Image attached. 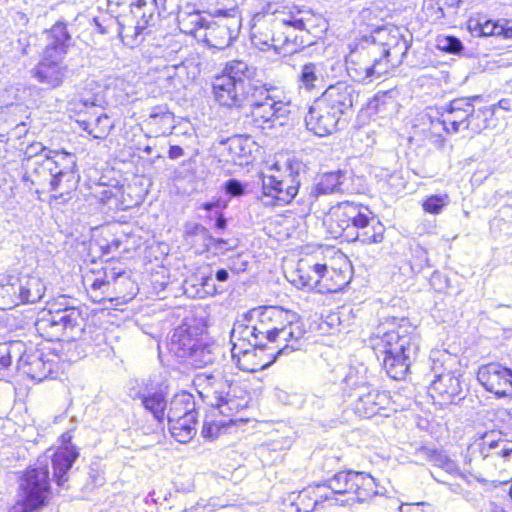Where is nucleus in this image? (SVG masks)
Instances as JSON below:
<instances>
[{
  "mask_svg": "<svg viewBox=\"0 0 512 512\" xmlns=\"http://www.w3.org/2000/svg\"><path fill=\"white\" fill-rule=\"evenodd\" d=\"M224 189L227 194L232 197H239L245 194L246 185L242 184L237 179H229L224 184Z\"/></svg>",
  "mask_w": 512,
  "mask_h": 512,
  "instance_id": "52",
  "label": "nucleus"
},
{
  "mask_svg": "<svg viewBox=\"0 0 512 512\" xmlns=\"http://www.w3.org/2000/svg\"><path fill=\"white\" fill-rule=\"evenodd\" d=\"M209 20L203 41L210 47L218 50L225 49L232 45L237 39L242 20L237 9H217L209 13Z\"/></svg>",
  "mask_w": 512,
  "mask_h": 512,
  "instance_id": "13",
  "label": "nucleus"
},
{
  "mask_svg": "<svg viewBox=\"0 0 512 512\" xmlns=\"http://www.w3.org/2000/svg\"><path fill=\"white\" fill-rule=\"evenodd\" d=\"M71 36L62 22L55 23L46 31V45L42 57L48 59L64 60L70 46Z\"/></svg>",
  "mask_w": 512,
  "mask_h": 512,
  "instance_id": "28",
  "label": "nucleus"
},
{
  "mask_svg": "<svg viewBox=\"0 0 512 512\" xmlns=\"http://www.w3.org/2000/svg\"><path fill=\"white\" fill-rule=\"evenodd\" d=\"M387 508L394 510L395 512H408L407 510H403V505L400 504V501L396 498H387Z\"/></svg>",
  "mask_w": 512,
  "mask_h": 512,
  "instance_id": "60",
  "label": "nucleus"
},
{
  "mask_svg": "<svg viewBox=\"0 0 512 512\" xmlns=\"http://www.w3.org/2000/svg\"><path fill=\"white\" fill-rule=\"evenodd\" d=\"M287 41H289V38L285 35V29H275V32H273V44H275L273 45V49L277 53L284 54V47Z\"/></svg>",
  "mask_w": 512,
  "mask_h": 512,
  "instance_id": "55",
  "label": "nucleus"
},
{
  "mask_svg": "<svg viewBox=\"0 0 512 512\" xmlns=\"http://www.w3.org/2000/svg\"><path fill=\"white\" fill-rule=\"evenodd\" d=\"M215 399V407L218 409L220 414L228 418L227 421L229 423L235 422V413L246 406L245 403H241L238 399L232 397L229 392L225 393L223 391H216Z\"/></svg>",
  "mask_w": 512,
  "mask_h": 512,
  "instance_id": "42",
  "label": "nucleus"
},
{
  "mask_svg": "<svg viewBox=\"0 0 512 512\" xmlns=\"http://www.w3.org/2000/svg\"><path fill=\"white\" fill-rule=\"evenodd\" d=\"M384 232V225L376 220L372 214L368 217L367 223L363 227H358L351 240H357L363 244L380 243L384 239Z\"/></svg>",
  "mask_w": 512,
  "mask_h": 512,
  "instance_id": "33",
  "label": "nucleus"
},
{
  "mask_svg": "<svg viewBox=\"0 0 512 512\" xmlns=\"http://www.w3.org/2000/svg\"><path fill=\"white\" fill-rule=\"evenodd\" d=\"M169 158L178 159L184 155V150L178 145H172L168 152Z\"/></svg>",
  "mask_w": 512,
  "mask_h": 512,
  "instance_id": "62",
  "label": "nucleus"
},
{
  "mask_svg": "<svg viewBox=\"0 0 512 512\" xmlns=\"http://www.w3.org/2000/svg\"><path fill=\"white\" fill-rule=\"evenodd\" d=\"M50 151L51 150L47 149L42 143L33 142L25 148L24 156L27 160H30L34 157L39 156L40 153H45L44 154V157H45L46 154H49Z\"/></svg>",
  "mask_w": 512,
  "mask_h": 512,
  "instance_id": "54",
  "label": "nucleus"
},
{
  "mask_svg": "<svg viewBox=\"0 0 512 512\" xmlns=\"http://www.w3.org/2000/svg\"><path fill=\"white\" fill-rule=\"evenodd\" d=\"M97 102L98 99L95 95L84 96L81 94L70 102V106L72 109L76 110L79 108L81 111L82 108H91L97 106Z\"/></svg>",
  "mask_w": 512,
  "mask_h": 512,
  "instance_id": "51",
  "label": "nucleus"
},
{
  "mask_svg": "<svg viewBox=\"0 0 512 512\" xmlns=\"http://www.w3.org/2000/svg\"><path fill=\"white\" fill-rule=\"evenodd\" d=\"M17 295L19 304L36 303L40 301L46 291V286L37 275H20L16 277Z\"/></svg>",
  "mask_w": 512,
  "mask_h": 512,
  "instance_id": "29",
  "label": "nucleus"
},
{
  "mask_svg": "<svg viewBox=\"0 0 512 512\" xmlns=\"http://www.w3.org/2000/svg\"><path fill=\"white\" fill-rule=\"evenodd\" d=\"M75 447L66 445L57 449L51 456L43 455L31 466L20 480L16 502L8 512H38L47 503L50 493L49 462L53 468V477L61 486L67 481L66 474L78 458Z\"/></svg>",
  "mask_w": 512,
  "mask_h": 512,
  "instance_id": "1",
  "label": "nucleus"
},
{
  "mask_svg": "<svg viewBox=\"0 0 512 512\" xmlns=\"http://www.w3.org/2000/svg\"><path fill=\"white\" fill-rule=\"evenodd\" d=\"M320 82L321 69L319 64L309 62L301 67L298 75L299 88L312 91Z\"/></svg>",
  "mask_w": 512,
  "mask_h": 512,
  "instance_id": "43",
  "label": "nucleus"
},
{
  "mask_svg": "<svg viewBox=\"0 0 512 512\" xmlns=\"http://www.w3.org/2000/svg\"><path fill=\"white\" fill-rule=\"evenodd\" d=\"M508 24V22H506ZM495 33H493V36H502L505 39L512 38V26L507 25H500L498 23H495Z\"/></svg>",
  "mask_w": 512,
  "mask_h": 512,
  "instance_id": "58",
  "label": "nucleus"
},
{
  "mask_svg": "<svg viewBox=\"0 0 512 512\" xmlns=\"http://www.w3.org/2000/svg\"><path fill=\"white\" fill-rule=\"evenodd\" d=\"M274 396L283 404H292L293 399L296 397V395L290 394L286 390L279 387L274 389Z\"/></svg>",
  "mask_w": 512,
  "mask_h": 512,
  "instance_id": "57",
  "label": "nucleus"
},
{
  "mask_svg": "<svg viewBox=\"0 0 512 512\" xmlns=\"http://www.w3.org/2000/svg\"><path fill=\"white\" fill-rule=\"evenodd\" d=\"M469 31L475 36H482V22L470 19L467 23Z\"/></svg>",
  "mask_w": 512,
  "mask_h": 512,
  "instance_id": "59",
  "label": "nucleus"
},
{
  "mask_svg": "<svg viewBox=\"0 0 512 512\" xmlns=\"http://www.w3.org/2000/svg\"><path fill=\"white\" fill-rule=\"evenodd\" d=\"M185 235L187 237H199L203 241L208 239L207 230L198 223H187L185 225Z\"/></svg>",
  "mask_w": 512,
  "mask_h": 512,
  "instance_id": "53",
  "label": "nucleus"
},
{
  "mask_svg": "<svg viewBox=\"0 0 512 512\" xmlns=\"http://www.w3.org/2000/svg\"><path fill=\"white\" fill-rule=\"evenodd\" d=\"M67 72L68 67L64 64V60H46L43 57L31 71L33 78L48 89L60 87L64 83Z\"/></svg>",
  "mask_w": 512,
  "mask_h": 512,
  "instance_id": "26",
  "label": "nucleus"
},
{
  "mask_svg": "<svg viewBox=\"0 0 512 512\" xmlns=\"http://www.w3.org/2000/svg\"><path fill=\"white\" fill-rule=\"evenodd\" d=\"M59 300L42 311L35 322L36 331L47 341L61 340L65 332L73 330L82 319L79 308L63 303L66 301L65 296H61Z\"/></svg>",
  "mask_w": 512,
  "mask_h": 512,
  "instance_id": "10",
  "label": "nucleus"
},
{
  "mask_svg": "<svg viewBox=\"0 0 512 512\" xmlns=\"http://www.w3.org/2000/svg\"><path fill=\"white\" fill-rule=\"evenodd\" d=\"M339 267L323 263V273L320 274L316 292L321 294L336 293L348 285L351 280V270L347 258L339 255Z\"/></svg>",
  "mask_w": 512,
  "mask_h": 512,
  "instance_id": "23",
  "label": "nucleus"
},
{
  "mask_svg": "<svg viewBox=\"0 0 512 512\" xmlns=\"http://www.w3.org/2000/svg\"><path fill=\"white\" fill-rule=\"evenodd\" d=\"M321 273H323V263L319 262L315 256H310L298 261L288 279L298 289L315 291Z\"/></svg>",
  "mask_w": 512,
  "mask_h": 512,
  "instance_id": "25",
  "label": "nucleus"
},
{
  "mask_svg": "<svg viewBox=\"0 0 512 512\" xmlns=\"http://www.w3.org/2000/svg\"><path fill=\"white\" fill-rule=\"evenodd\" d=\"M79 126L95 139H104L114 127L113 121L105 113L89 120H78Z\"/></svg>",
  "mask_w": 512,
  "mask_h": 512,
  "instance_id": "35",
  "label": "nucleus"
},
{
  "mask_svg": "<svg viewBox=\"0 0 512 512\" xmlns=\"http://www.w3.org/2000/svg\"><path fill=\"white\" fill-rule=\"evenodd\" d=\"M495 114V106L483 107L478 110L472 109V114L469 123L466 125V130L479 134L483 130L490 127V121Z\"/></svg>",
  "mask_w": 512,
  "mask_h": 512,
  "instance_id": "44",
  "label": "nucleus"
},
{
  "mask_svg": "<svg viewBox=\"0 0 512 512\" xmlns=\"http://www.w3.org/2000/svg\"><path fill=\"white\" fill-rule=\"evenodd\" d=\"M477 379L481 385L497 398L512 397V370L498 363H489L479 368Z\"/></svg>",
  "mask_w": 512,
  "mask_h": 512,
  "instance_id": "19",
  "label": "nucleus"
},
{
  "mask_svg": "<svg viewBox=\"0 0 512 512\" xmlns=\"http://www.w3.org/2000/svg\"><path fill=\"white\" fill-rule=\"evenodd\" d=\"M274 21L271 16L259 18L251 28L252 44L260 50L273 48Z\"/></svg>",
  "mask_w": 512,
  "mask_h": 512,
  "instance_id": "30",
  "label": "nucleus"
},
{
  "mask_svg": "<svg viewBox=\"0 0 512 512\" xmlns=\"http://www.w3.org/2000/svg\"><path fill=\"white\" fill-rule=\"evenodd\" d=\"M364 343L365 348L374 352H415L419 350L416 337L408 331L406 318L385 319Z\"/></svg>",
  "mask_w": 512,
  "mask_h": 512,
  "instance_id": "6",
  "label": "nucleus"
},
{
  "mask_svg": "<svg viewBox=\"0 0 512 512\" xmlns=\"http://www.w3.org/2000/svg\"><path fill=\"white\" fill-rule=\"evenodd\" d=\"M16 277L0 275V309L7 310L19 305Z\"/></svg>",
  "mask_w": 512,
  "mask_h": 512,
  "instance_id": "37",
  "label": "nucleus"
},
{
  "mask_svg": "<svg viewBox=\"0 0 512 512\" xmlns=\"http://www.w3.org/2000/svg\"><path fill=\"white\" fill-rule=\"evenodd\" d=\"M445 354H441L436 358L429 357L431 373L434 375V379H438V375L442 373H452L450 369L446 367L447 360L444 358Z\"/></svg>",
  "mask_w": 512,
  "mask_h": 512,
  "instance_id": "50",
  "label": "nucleus"
},
{
  "mask_svg": "<svg viewBox=\"0 0 512 512\" xmlns=\"http://www.w3.org/2000/svg\"><path fill=\"white\" fill-rule=\"evenodd\" d=\"M385 35H387V39L380 46L378 57L390 60L392 68H394L401 63L407 53L408 44L397 27L383 28L378 31L380 39H383Z\"/></svg>",
  "mask_w": 512,
  "mask_h": 512,
  "instance_id": "27",
  "label": "nucleus"
},
{
  "mask_svg": "<svg viewBox=\"0 0 512 512\" xmlns=\"http://www.w3.org/2000/svg\"><path fill=\"white\" fill-rule=\"evenodd\" d=\"M231 161L237 165H247L255 147V142L247 136H234L226 142Z\"/></svg>",
  "mask_w": 512,
  "mask_h": 512,
  "instance_id": "31",
  "label": "nucleus"
},
{
  "mask_svg": "<svg viewBox=\"0 0 512 512\" xmlns=\"http://www.w3.org/2000/svg\"><path fill=\"white\" fill-rule=\"evenodd\" d=\"M317 488L315 506L322 502H329L330 505H343L345 501L339 500L336 495L349 494L354 496L353 500L364 502L379 493L374 477L365 472L351 470L336 473Z\"/></svg>",
  "mask_w": 512,
  "mask_h": 512,
  "instance_id": "5",
  "label": "nucleus"
},
{
  "mask_svg": "<svg viewBox=\"0 0 512 512\" xmlns=\"http://www.w3.org/2000/svg\"><path fill=\"white\" fill-rule=\"evenodd\" d=\"M217 281L219 282H225L228 280L229 278V273L226 269H219L217 272H216V275H215Z\"/></svg>",
  "mask_w": 512,
  "mask_h": 512,
  "instance_id": "63",
  "label": "nucleus"
},
{
  "mask_svg": "<svg viewBox=\"0 0 512 512\" xmlns=\"http://www.w3.org/2000/svg\"><path fill=\"white\" fill-rule=\"evenodd\" d=\"M166 387L156 382L152 377L145 379H131L127 383V393L132 399H140L144 408L152 413L154 418L161 422L165 417Z\"/></svg>",
  "mask_w": 512,
  "mask_h": 512,
  "instance_id": "15",
  "label": "nucleus"
},
{
  "mask_svg": "<svg viewBox=\"0 0 512 512\" xmlns=\"http://www.w3.org/2000/svg\"><path fill=\"white\" fill-rule=\"evenodd\" d=\"M247 325L244 331L250 334L254 342L249 340L255 348H264L266 342H277L283 340L287 343L298 341L304 334L299 315L281 306H259L244 314ZM291 348L295 351L298 348L292 344H286L277 352Z\"/></svg>",
  "mask_w": 512,
  "mask_h": 512,
  "instance_id": "2",
  "label": "nucleus"
},
{
  "mask_svg": "<svg viewBox=\"0 0 512 512\" xmlns=\"http://www.w3.org/2000/svg\"><path fill=\"white\" fill-rule=\"evenodd\" d=\"M300 162H290L288 173L280 177L261 173L263 195L261 201L264 205L283 206L291 203L297 196L301 185Z\"/></svg>",
  "mask_w": 512,
  "mask_h": 512,
  "instance_id": "12",
  "label": "nucleus"
},
{
  "mask_svg": "<svg viewBox=\"0 0 512 512\" xmlns=\"http://www.w3.org/2000/svg\"><path fill=\"white\" fill-rule=\"evenodd\" d=\"M416 454L419 458L427 460L450 474H454L458 471L456 463L441 451L422 446L417 450Z\"/></svg>",
  "mask_w": 512,
  "mask_h": 512,
  "instance_id": "40",
  "label": "nucleus"
},
{
  "mask_svg": "<svg viewBox=\"0 0 512 512\" xmlns=\"http://www.w3.org/2000/svg\"><path fill=\"white\" fill-rule=\"evenodd\" d=\"M383 365L392 379L402 380L409 371L410 359L407 354H385Z\"/></svg>",
  "mask_w": 512,
  "mask_h": 512,
  "instance_id": "36",
  "label": "nucleus"
},
{
  "mask_svg": "<svg viewBox=\"0 0 512 512\" xmlns=\"http://www.w3.org/2000/svg\"><path fill=\"white\" fill-rule=\"evenodd\" d=\"M171 352H198L199 347L183 327L175 329L171 336Z\"/></svg>",
  "mask_w": 512,
  "mask_h": 512,
  "instance_id": "45",
  "label": "nucleus"
},
{
  "mask_svg": "<svg viewBox=\"0 0 512 512\" xmlns=\"http://www.w3.org/2000/svg\"><path fill=\"white\" fill-rule=\"evenodd\" d=\"M271 18L274 21V27L279 30L293 29L303 31L306 28L304 12L301 10L280 12L271 16Z\"/></svg>",
  "mask_w": 512,
  "mask_h": 512,
  "instance_id": "39",
  "label": "nucleus"
},
{
  "mask_svg": "<svg viewBox=\"0 0 512 512\" xmlns=\"http://www.w3.org/2000/svg\"><path fill=\"white\" fill-rule=\"evenodd\" d=\"M349 179L350 176L348 173L342 170L331 171L320 175L315 180L310 191L297 201L301 206L300 213L304 215L310 214L319 196L350 192V188L347 184Z\"/></svg>",
  "mask_w": 512,
  "mask_h": 512,
  "instance_id": "16",
  "label": "nucleus"
},
{
  "mask_svg": "<svg viewBox=\"0 0 512 512\" xmlns=\"http://www.w3.org/2000/svg\"><path fill=\"white\" fill-rule=\"evenodd\" d=\"M380 45L358 44L346 57L348 75L357 82L368 84L392 69L390 60L379 58Z\"/></svg>",
  "mask_w": 512,
  "mask_h": 512,
  "instance_id": "8",
  "label": "nucleus"
},
{
  "mask_svg": "<svg viewBox=\"0 0 512 512\" xmlns=\"http://www.w3.org/2000/svg\"><path fill=\"white\" fill-rule=\"evenodd\" d=\"M188 413H196L193 395L187 392L176 394L167 413V419L184 418Z\"/></svg>",
  "mask_w": 512,
  "mask_h": 512,
  "instance_id": "38",
  "label": "nucleus"
},
{
  "mask_svg": "<svg viewBox=\"0 0 512 512\" xmlns=\"http://www.w3.org/2000/svg\"><path fill=\"white\" fill-rule=\"evenodd\" d=\"M495 23L486 20L482 23V36H493V33H495Z\"/></svg>",
  "mask_w": 512,
  "mask_h": 512,
  "instance_id": "61",
  "label": "nucleus"
},
{
  "mask_svg": "<svg viewBox=\"0 0 512 512\" xmlns=\"http://www.w3.org/2000/svg\"><path fill=\"white\" fill-rule=\"evenodd\" d=\"M462 387L460 380L453 373H442L438 379H433L429 387V394L435 404L446 406L460 400Z\"/></svg>",
  "mask_w": 512,
  "mask_h": 512,
  "instance_id": "24",
  "label": "nucleus"
},
{
  "mask_svg": "<svg viewBox=\"0 0 512 512\" xmlns=\"http://www.w3.org/2000/svg\"><path fill=\"white\" fill-rule=\"evenodd\" d=\"M208 22L200 11L181 12L178 16L180 30L189 35H196L201 30L205 32Z\"/></svg>",
  "mask_w": 512,
  "mask_h": 512,
  "instance_id": "41",
  "label": "nucleus"
},
{
  "mask_svg": "<svg viewBox=\"0 0 512 512\" xmlns=\"http://www.w3.org/2000/svg\"><path fill=\"white\" fill-rule=\"evenodd\" d=\"M32 184L47 189L54 198L69 195L79 181L77 157L65 151H50L28 175Z\"/></svg>",
  "mask_w": 512,
  "mask_h": 512,
  "instance_id": "3",
  "label": "nucleus"
},
{
  "mask_svg": "<svg viewBox=\"0 0 512 512\" xmlns=\"http://www.w3.org/2000/svg\"><path fill=\"white\" fill-rule=\"evenodd\" d=\"M254 69L246 62L233 60L226 63L221 73L214 76L212 91L221 106L240 107L251 96Z\"/></svg>",
  "mask_w": 512,
  "mask_h": 512,
  "instance_id": "4",
  "label": "nucleus"
},
{
  "mask_svg": "<svg viewBox=\"0 0 512 512\" xmlns=\"http://www.w3.org/2000/svg\"><path fill=\"white\" fill-rule=\"evenodd\" d=\"M479 98V96H474L472 98H457L452 100L440 114V118L437 122L443 126V129L447 133L455 134L466 129V124L469 123L472 114V102Z\"/></svg>",
  "mask_w": 512,
  "mask_h": 512,
  "instance_id": "21",
  "label": "nucleus"
},
{
  "mask_svg": "<svg viewBox=\"0 0 512 512\" xmlns=\"http://www.w3.org/2000/svg\"><path fill=\"white\" fill-rule=\"evenodd\" d=\"M471 455L479 454L483 462V468L498 470L512 478V440L505 438L501 432L491 431L486 433L479 443L469 448Z\"/></svg>",
  "mask_w": 512,
  "mask_h": 512,
  "instance_id": "11",
  "label": "nucleus"
},
{
  "mask_svg": "<svg viewBox=\"0 0 512 512\" xmlns=\"http://www.w3.org/2000/svg\"><path fill=\"white\" fill-rule=\"evenodd\" d=\"M296 31L297 30L293 29H285V35L289 38V41H287V43L285 44L284 55L292 54L298 50L299 44L297 43L298 37L295 33Z\"/></svg>",
  "mask_w": 512,
  "mask_h": 512,
  "instance_id": "56",
  "label": "nucleus"
},
{
  "mask_svg": "<svg viewBox=\"0 0 512 512\" xmlns=\"http://www.w3.org/2000/svg\"><path fill=\"white\" fill-rule=\"evenodd\" d=\"M59 360V354H20L18 367L31 379L43 381L48 377L56 378L59 369L63 370Z\"/></svg>",
  "mask_w": 512,
  "mask_h": 512,
  "instance_id": "18",
  "label": "nucleus"
},
{
  "mask_svg": "<svg viewBox=\"0 0 512 512\" xmlns=\"http://www.w3.org/2000/svg\"><path fill=\"white\" fill-rule=\"evenodd\" d=\"M357 97L358 94L353 85L345 81H339L328 86L317 99L329 109L343 116L352 110Z\"/></svg>",
  "mask_w": 512,
  "mask_h": 512,
  "instance_id": "22",
  "label": "nucleus"
},
{
  "mask_svg": "<svg viewBox=\"0 0 512 512\" xmlns=\"http://www.w3.org/2000/svg\"><path fill=\"white\" fill-rule=\"evenodd\" d=\"M450 198L447 193L429 195L422 201V208L429 214H440L448 206Z\"/></svg>",
  "mask_w": 512,
  "mask_h": 512,
  "instance_id": "46",
  "label": "nucleus"
},
{
  "mask_svg": "<svg viewBox=\"0 0 512 512\" xmlns=\"http://www.w3.org/2000/svg\"><path fill=\"white\" fill-rule=\"evenodd\" d=\"M197 413H188L184 418L169 419V430L176 441L189 442L196 435Z\"/></svg>",
  "mask_w": 512,
  "mask_h": 512,
  "instance_id": "32",
  "label": "nucleus"
},
{
  "mask_svg": "<svg viewBox=\"0 0 512 512\" xmlns=\"http://www.w3.org/2000/svg\"><path fill=\"white\" fill-rule=\"evenodd\" d=\"M437 46L439 49L453 54H458L463 50L462 42L454 36L439 38Z\"/></svg>",
  "mask_w": 512,
  "mask_h": 512,
  "instance_id": "49",
  "label": "nucleus"
},
{
  "mask_svg": "<svg viewBox=\"0 0 512 512\" xmlns=\"http://www.w3.org/2000/svg\"><path fill=\"white\" fill-rule=\"evenodd\" d=\"M32 344H27L23 340L10 337L0 343V352H31Z\"/></svg>",
  "mask_w": 512,
  "mask_h": 512,
  "instance_id": "48",
  "label": "nucleus"
},
{
  "mask_svg": "<svg viewBox=\"0 0 512 512\" xmlns=\"http://www.w3.org/2000/svg\"><path fill=\"white\" fill-rule=\"evenodd\" d=\"M266 356L267 354H262ZM271 358L263 361L258 354H231V361L240 370L245 372H257L271 366L277 359L278 354H270Z\"/></svg>",
  "mask_w": 512,
  "mask_h": 512,
  "instance_id": "34",
  "label": "nucleus"
},
{
  "mask_svg": "<svg viewBox=\"0 0 512 512\" xmlns=\"http://www.w3.org/2000/svg\"><path fill=\"white\" fill-rule=\"evenodd\" d=\"M366 367L349 368L344 377L345 389H349V396L355 397L354 411L361 417L370 418L386 410L390 399L386 392L371 388L366 381Z\"/></svg>",
  "mask_w": 512,
  "mask_h": 512,
  "instance_id": "7",
  "label": "nucleus"
},
{
  "mask_svg": "<svg viewBox=\"0 0 512 512\" xmlns=\"http://www.w3.org/2000/svg\"><path fill=\"white\" fill-rule=\"evenodd\" d=\"M282 92L277 88L253 87L252 109L246 122L255 129H271L275 122L288 114L289 101L282 99Z\"/></svg>",
  "mask_w": 512,
  "mask_h": 512,
  "instance_id": "9",
  "label": "nucleus"
},
{
  "mask_svg": "<svg viewBox=\"0 0 512 512\" xmlns=\"http://www.w3.org/2000/svg\"><path fill=\"white\" fill-rule=\"evenodd\" d=\"M371 215L372 211L367 206L344 201L330 209L327 223L335 237L345 236L351 239L358 227H363Z\"/></svg>",
  "mask_w": 512,
  "mask_h": 512,
  "instance_id": "14",
  "label": "nucleus"
},
{
  "mask_svg": "<svg viewBox=\"0 0 512 512\" xmlns=\"http://www.w3.org/2000/svg\"><path fill=\"white\" fill-rule=\"evenodd\" d=\"M341 118L342 116L337 112L316 99L305 116V124L307 129L315 135L325 137L339 129Z\"/></svg>",
  "mask_w": 512,
  "mask_h": 512,
  "instance_id": "20",
  "label": "nucleus"
},
{
  "mask_svg": "<svg viewBox=\"0 0 512 512\" xmlns=\"http://www.w3.org/2000/svg\"><path fill=\"white\" fill-rule=\"evenodd\" d=\"M111 284H114V292L121 295L122 302L132 300L135 295V284L123 271H115L112 268H104L92 280L90 294L94 302H100L105 294L109 293ZM120 298V296L118 297Z\"/></svg>",
  "mask_w": 512,
  "mask_h": 512,
  "instance_id": "17",
  "label": "nucleus"
},
{
  "mask_svg": "<svg viewBox=\"0 0 512 512\" xmlns=\"http://www.w3.org/2000/svg\"><path fill=\"white\" fill-rule=\"evenodd\" d=\"M12 363L11 354H3L0 356V366L2 368H8Z\"/></svg>",
  "mask_w": 512,
  "mask_h": 512,
  "instance_id": "64",
  "label": "nucleus"
},
{
  "mask_svg": "<svg viewBox=\"0 0 512 512\" xmlns=\"http://www.w3.org/2000/svg\"><path fill=\"white\" fill-rule=\"evenodd\" d=\"M228 424L227 420L216 421L214 419H206L203 423L201 435L207 440H214L222 433H225Z\"/></svg>",
  "mask_w": 512,
  "mask_h": 512,
  "instance_id": "47",
  "label": "nucleus"
}]
</instances>
